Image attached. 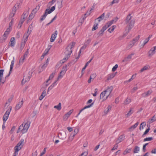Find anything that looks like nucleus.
<instances>
[{
	"mask_svg": "<svg viewBox=\"0 0 156 156\" xmlns=\"http://www.w3.org/2000/svg\"><path fill=\"white\" fill-rule=\"evenodd\" d=\"M30 122L29 121H27L25 123L24 122L19 127L17 133H18L20 131L22 133H26L30 126Z\"/></svg>",
	"mask_w": 156,
	"mask_h": 156,
	"instance_id": "nucleus-1",
	"label": "nucleus"
},
{
	"mask_svg": "<svg viewBox=\"0 0 156 156\" xmlns=\"http://www.w3.org/2000/svg\"><path fill=\"white\" fill-rule=\"evenodd\" d=\"M55 9V5L51 7L50 9H46L45 11V12L44 14L41 16L40 19V20L41 21H43L45 19L47 14H50Z\"/></svg>",
	"mask_w": 156,
	"mask_h": 156,
	"instance_id": "nucleus-2",
	"label": "nucleus"
},
{
	"mask_svg": "<svg viewBox=\"0 0 156 156\" xmlns=\"http://www.w3.org/2000/svg\"><path fill=\"white\" fill-rule=\"evenodd\" d=\"M11 30V28L9 27L5 32L4 34L0 37V42L2 43L4 42L6 39L9 34Z\"/></svg>",
	"mask_w": 156,
	"mask_h": 156,
	"instance_id": "nucleus-3",
	"label": "nucleus"
},
{
	"mask_svg": "<svg viewBox=\"0 0 156 156\" xmlns=\"http://www.w3.org/2000/svg\"><path fill=\"white\" fill-rule=\"evenodd\" d=\"M140 37V35H138L130 41L126 46V49L129 50L134 45L135 43L138 41Z\"/></svg>",
	"mask_w": 156,
	"mask_h": 156,
	"instance_id": "nucleus-4",
	"label": "nucleus"
},
{
	"mask_svg": "<svg viewBox=\"0 0 156 156\" xmlns=\"http://www.w3.org/2000/svg\"><path fill=\"white\" fill-rule=\"evenodd\" d=\"M24 140L21 139L20 141L18 143L17 145L15 147L14 149L15 152H17L18 153V151L20 150L23 147L24 144Z\"/></svg>",
	"mask_w": 156,
	"mask_h": 156,
	"instance_id": "nucleus-5",
	"label": "nucleus"
},
{
	"mask_svg": "<svg viewBox=\"0 0 156 156\" xmlns=\"http://www.w3.org/2000/svg\"><path fill=\"white\" fill-rule=\"evenodd\" d=\"M66 51L65 52V55L66 57L64 58L61 61H62V63H64L65 62L66 60L68 59L69 57L72 52V50L68 48L67 47L66 48Z\"/></svg>",
	"mask_w": 156,
	"mask_h": 156,
	"instance_id": "nucleus-6",
	"label": "nucleus"
},
{
	"mask_svg": "<svg viewBox=\"0 0 156 156\" xmlns=\"http://www.w3.org/2000/svg\"><path fill=\"white\" fill-rule=\"evenodd\" d=\"M112 90L113 87H107L106 90H105L106 92V96L105 98H104L103 100V101L106 100L108 97L110 96V97H111V96H110V94L112 91Z\"/></svg>",
	"mask_w": 156,
	"mask_h": 156,
	"instance_id": "nucleus-7",
	"label": "nucleus"
},
{
	"mask_svg": "<svg viewBox=\"0 0 156 156\" xmlns=\"http://www.w3.org/2000/svg\"><path fill=\"white\" fill-rule=\"evenodd\" d=\"M11 110L12 107H9V108L7 110L5 114H4L3 117V120L4 122H5L8 119L9 114L11 112Z\"/></svg>",
	"mask_w": 156,
	"mask_h": 156,
	"instance_id": "nucleus-8",
	"label": "nucleus"
},
{
	"mask_svg": "<svg viewBox=\"0 0 156 156\" xmlns=\"http://www.w3.org/2000/svg\"><path fill=\"white\" fill-rule=\"evenodd\" d=\"M67 69H66V66H64L62 69V70L60 72L59 75L58 76L57 79L56 81H57L59 79L62 78L63 76L64 75Z\"/></svg>",
	"mask_w": 156,
	"mask_h": 156,
	"instance_id": "nucleus-9",
	"label": "nucleus"
},
{
	"mask_svg": "<svg viewBox=\"0 0 156 156\" xmlns=\"http://www.w3.org/2000/svg\"><path fill=\"white\" fill-rule=\"evenodd\" d=\"M114 20H112L108 22L102 27L101 29L104 32L105 30L114 23Z\"/></svg>",
	"mask_w": 156,
	"mask_h": 156,
	"instance_id": "nucleus-10",
	"label": "nucleus"
},
{
	"mask_svg": "<svg viewBox=\"0 0 156 156\" xmlns=\"http://www.w3.org/2000/svg\"><path fill=\"white\" fill-rule=\"evenodd\" d=\"M156 52V46L152 48L148 52V55L149 56L153 55Z\"/></svg>",
	"mask_w": 156,
	"mask_h": 156,
	"instance_id": "nucleus-11",
	"label": "nucleus"
},
{
	"mask_svg": "<svg viewBox=\"0 0 156 156\" xmlns=\"http://www.w3.org/2000/svg\"><path fill=\"white\" fill-rule=\"evenodd\" d=\"M58 34V32L57 30H55L54 32L51 35V37L50 38V41L53 42L54 41L56 37Z\"/></svg>",
	"mask_w": 156,
	"mask_h": 156,
	"instance_id": "nucleus-12",
	"label": "nucleus"
},
{
	"mask_svg": "<svg viewBox=\"0 0 156 156\" xmlns=\"http://www.w3.org/2000/svg\"><path fill=\"white\" fill-rule=\"evenodd\" d=\"M28 15V11L24 12L21 16V19L20 21H23V22L25 19L27 17Z\"/></svg>",
	"mask_w": 156,
	"mask_h": 156,
	"instance_id": "nucleus-13",
	"label": "nucleus"
},
{
	"mask_svg": "<svg viewBox=\"0 0 156 156\" xmlns=\"http://www.w3.org/2000/svg\"><path fill=\"white\" fill-rule=\"evenodd\" d=\"M117 72L112 73L108 74L107 76V80H108L113 78L116 75Z\"/></svg>",
	"mask_w": 156,
	"mask_h": 156,
	"instance_id": "nucleus-14",
	"label": "nucleus"
},
{
	"mask_svg": "<svg viewBox=\"0 0 156 156\" xmlns=\"http://www.w3.org/2000/svg\"><path fill=\"white\" fill-rule=\"evenodd\" d=\"M73 109L70 110L69 112H67L63 116V119L65 120H67L69 117L70 115L73 112Z\"/></svg>",
	"mask_w": 156,
	"mask_h": 156,
	"instance_id": "nucleus-15",
	"label": "nucleus"
},
{
	"mask_svg": "<svg viewBox=\"0 0 156 156\" xmlns=\"http://www.w3.org/2000/svg\"><path fill=\"white\" fill-rule=\"evenodd\" d=\"M37 10L36 9H34L31 14L30 15L29 18V20H31L34 17L36 13L37 12Z\"/></svg>",
	"mask_w": 156,
	"mask_h": 156,
	"instance_id": "nucleus-16",
	"label": "nucleus"
},
{
	"mask_svg": "<svg viewBox=\"0 0 156 156\" xmlns=\"http://www.w3.org/2000/svg\"><path fill=\"white\" fill-rule=\"evenodd\" d=\"M16 42L15 39L14 37H12L10 40V42L9 44V46L10 47H14L15 44Z\"/></svg>",
	"mask_w": 156,
	"mask_h": 156,
	"instance_id": "nucleus-17",
	"label": "nucleus"
},
{
	"mask_svg": "<svg viewBox=\"0 0 156 156\" xmlns=\"http://www.w3.org/2000/svg\"><path fill=\"white\" fill-rule=\"evenodd\" d=\"M133 108H130L128 113L125 115V117L128 118L133 113Z\"/></svg>",
	"mask_w": 156,
	"mask_h": 156,
	"instance_id": "nucleus-18",
	"label": "nucleus"
},
{
	"mask_svg": "<svg viewBox=\"0 0 156 156\" xmlns=\"http://www.w3.org/2000/svg\"><path fill=\"white\" fill-rule=\"evenodd\" d=\"M23 104V100H22L21 101L19 102L16 105L15 109L18 110L22 107Z\"/></svg>",
	"mask_w": 156,
	"mask_h": 156,
	"instance_id": "nucleus-19",
	"label": "nucleus"
},
{
	"mask_svg": "<svg viewBox=\"0 0 156 156\" xmlns=\"http://www.w3.org/2000/svg\"><path fill=\"white\" fill-rule=\"evenodd\" d=\"M14 61H15V58L14 57H13V60L11 61V62L10 67V69L9 70V73L8 76H9V75H10V73L12 71V69H13V67L14 66V62H15Z\"/></svg>",
	"mask_w": 156,
	"mask_h": 156,
	"instance_id": "nucleus-20",
	"label": "nucleus"
},
{
	"mask_svg": "<svg viewBox=\"0 0 156 156\" xmlns=\"http://www.w3.org/2000/svg\"><path fill=\"white\" fill-rule=\"evenodd\" d=\"M124 138V136L123 135H122L119 136L116 141L117 144H118L122 141L123 140V138Z\"/></svg>",
	"mask_w": 156,
	"mask_h": 156,
	"instance_id": "nucleus-21",
	"label": "nucleus"
},
{
	"mask_svg": "<svg viewBox=\"0 0 156 156\" xmlns=\"http://www.w3.org/2000/svg\"><path fill=\"white\" fill-rule=\"evenodd\" d=\"M79 131V129L78 128H76L74 129V134H73L72 133H71L70 134V136L69 137V138L70 137H72V139H73V137H74L75 135Z\"/></svg>",
	"mask_w": 156,
	"mask_h": 156,
	"instance_id": "nucleus-22",
	"label": "nucleus"
},
{
	"mask_svg": "<svg viewBox=\"0 0 156 156\" xmlns=\"http://www.w3.org/2000/svg\"><path fill=\"white\" fill-rule=\"evenodd\" d=\"M152 91L151 90H149L147 92H145L142 94L143 97H146L152 93Z\"/></svg>",
	"mask_w": 156,
	"mask_h": 156,
	"instance_id": "nucleus-23",
	"label": "nucleus"
},
{
	"mask_svg": "<svg viewBox=\"0 0 156 156\" xmlns=\"http://www.w3.org/2000/svg\"><path fill=\"white\" fill-rule=\"evenodd\" d=\"M134 24V22L132 21H130V23L129 24L128 26L127 27V28L128 29V32H129L131 29L133 28V24Z\"/></svg>",
	"mask_w": 156,
	"mask_h": 156,
	"instance_id": "nucleus-24",
	"label": "nucleus"
},
{
	"mask_svg": "<svg viewBox=\"0 0 156 156\" xmlns=\"http://www.w3.org/2000/svg\"><path fill=\"white\" fill-rule=\"evenodd\" d=\"M156 120V115L153 116L151 119H150L148 121V123L149 124L153 122Z\"/></svg>",
	"mask_w": 156,
	"mask_h": 156,
	"instance_id": "nucleus-25",
	"label": "nucleus"
},
{
	"mask_svg": "<svg viewBox=\"0 0 156 156\" xmlns=\"http://www.w3.org/2000/svg\"><path fill=\"white\" fill-rule=\"evenodd\" d=\"M105 16V13H103L100 16L98 17L95 20H97L98 21V23H99L101 20H103Z\"/></svg>",
	"mask_w": 156,
	"mask_h": 156,
	"instance_id": "nucleus-26",
	"label": "nucleus"
},
{
	"mask_svg": "<svg viewBox=\"0 0 156 156\" xmlns=\"http://www.w3.org/2000/svg\"><path fill=\"white\" fill-rule=\"evenodd\" d=\"M87 44H85L81 48H80L79 52V55L77 57V59H78L79 58L80 56V54L81 53V51L84 50L87 46Z\"/></svg>",
	"mask_w": 156,
	"mask_h": 156,
	"instance_id": "nucleus-27",
	"label": "nucleus"
},
{
	"mask_svg": "<svg viewBox=\"0 0 156 156\" xmlns=\"http://www.w3.org/2000/svg\"><path fill=\"white\" fill-rule=\"evenodd\" d=\"M139 122H137L134 125L131 126L129 128V130L130 131L133 130L135 129L136 127L139 125Z\"/></svg>",
	"mask_w": 156,
	"mask_h": 156,
	"instance_id": "nucleus-28",
	"label": "nucleus"
},
{
	"mask_svg": "<svg viewBox=\"0 0 156 156\" xmlns=\"http://www.w3.org/2000/svg\"><path fill=\"white\" fill-rule=\"evenodd\" d=\"M58 135L60 136L61 137L60 138L62 139H64L66 137V133L64 132H63V133H59Z\"/></svg>",
	"mask_w": 156,
	"mask_h": 156,
	"instance_id": "nucleus-29",
	"label": "nucleus"
},
{
	"mask_svg": "<svg viewBox=\"0 0 156 156\" xmlns=\"http://www.w3.org/2000/svg\"><path fill=\"white\" fill-rule=\"evenodd\" d=\"M131 18L132 16H131V14L130 13H129L127 16L126 19L125 20V22L126 23H127L130 22Z\"/></svg>",
	"mask_w": 156,
	"mask_h": 156,
	"instance_id": "nucleus-30",
	"label": "nucleus"
},
{
	"mask_svg": "<svg viewBox=\"0 0 156 156\" xmlns=\"http://www.w3.org/2000/svg\"><path fill=\"white\" fill-rule=\"evenodd\" d=\"M76 44L75 42H72L70 43L67 47L68 48L72 50V49L73 48Z\"/></svg>",
	"mask_w": 156,
	"mask_h": 156,
	"instance_id": "nucleus-31",
	"label": "nucleus"
},
{
	"mask_svg": "<svg viewBox=\"0 0 156 156\" xmlns=\"http://www.w3.org/2000/svg\"><path fill=\"white\" fill-rule=\"evenodd\" d=\"M33 27L32 24H31L30 25H29L28 28V30L27 33L30 34L31 33L32 30L33 29Z\"/></svg>",
	"mask_w": 156,
	"mask_h": 156,
	"instance_id": "nucleus-32",
	"label": "nucleus"
},
{
	"mask_svg": "<svg viewBox=\"0 0 156 156\" xmlns=\"http://www.w3.org/2000/svg\"><path fill=\"white\" fill-rule=\"evenodd\" d=\"M30 35V34H27V33H25L24 36H23V38H24V41L23 42H25V43L27 41L28 37Z\"/></svg>",
	"mask_w": 156,
	"mask_h": 156,
	"instance_id": "nucleus-33",
	"label": "nucleus"
},
{
	"mask_svg": "<svg viewBox=\"0 0 156 156\" xmlns=\"http://www.w3.org/2000/svg\"><path fill=\"white\" fill-rule=\"evenodd\" d=\"M131 100L130 98H127L124 101V105H127L130 103Z\"/></svg>",
	"mask_w": 156,
	"mask_h": 156,
	"instance_id": "nucleus-34",
	"label": "nucleus"
},
{
	"mask_svg": "<svg viewBox=\"0 0 156 156\" xmlns=\"http://www.w3.org/2000/svg\"><path fill=\"white\" fill-rule=\"evenodd\" d=\"M46 95V91L44 90L42 92L41 95L39 99L40 100H41Z\"/></svg>",
	"mask_w": 156,
	"mask_h": 156,
	"instance_id": "nucleus-35",
	"label": "nucleus"
},
{
	"mask_svg": "<svg viewBox=\"0 0 156 156\" xmlns=\"http://www.w3.org/2000/svg\"><path fill=\"white\" fill-rule=\"evenodd\" d=\"M26 58L23 57H21L19 60V65H21L23 63Z\"/></svg>",
	"mask_w": 156,
	"mask_h": 156,
	"instance_id": "nucleus-36",
	"label": "nucleus"
},
{
	"mask_svg": "<svg viewBox=\"0 0 156 156\" xmlns=\"http://www.w3.org/2000/svg\"><path fill=\"white\" fill-rule=\"evenodd\" d=\"M93 103H91V104H90V105H89L87 106H85L79 112L81 113L83 110H84L85 109L91 107L92 105L93 104Z\"/></svg>",
	"mask_w": 156,
	"mask_h": 156,
	"instance_id": "nucleus-37",
	"label": "nucleus"
},
{
	"mask_svg": "<svg viewBox=\"0 0 156 156\" xmlns=\"http://www.w3.org/2000/svg\"><path fill=\"white\" fill-rule=\"evenodd\" d=\"M57 81H55L54 82L50 87H49L48 89V91L51 90L53 87L56 85V82Z\"/></svg>",
	"mask_w": 156,
	"mask_h": 156,
	"instance_id": "nucleus-38",
	"label": "nucleus"
},
{
	"mask_svg": "<svg viewBox=\"0 0 156 156\" xmlns=\"http://www.w3.org/2000/svg\"><path fill=\"white\" fill-rule=\"evenodd\" d=\"M61 103H59L58 105L55 106L54 108L57 109L58 111H60L61 109Z\"/></svg>",
	"mask_w": 156,
	"mask_h": 156,
	"instance_id": "nucleus-39",
	"label": "nucleus"
},
{
	"mask_svg": "<svg viewBox=\"0 0 156 156\" xmlns=\"http://www.w3.org/2000/svg\"><path fill=\"white\" fill-rule=\"evenodd\" d=\"M98 23H95L93 25V27L92 28V30L94 31L96 30L98 28Z\"/></svg>",
	"mask_w": 156,
	"mask_h": 156,
	"instance_id": "nucleus-40",
	"label": "nucleus"
},
{
	"mask_svg": "<svg viewBox=\"0 0 156 156\" xmlns=\"http://www.w3.org/2000/svg\"><path fill=\"white\" fill-rule=\"evenodd\" d=\"M116 27V26L115 25H113L112 26V28H110L108 29V31L109 33H111L114 31Z\"/></svg>",
	"mask_w": 156,
	"mask_h": 156,
	"instance_id": "nucleus-41",
	"label": "nucleus"
},
{
	"mask_svg": "<svg viewBox=\"0 0 156 156\" xmlns=\"http://www.w3.org/2000/svg\"><path fill=\"white\" fill-rule=\"evenodd\" d=\"M140 151V148L137 146H136L134 149L133 151V153H138Z\"/></svg>",
	"mask_w": 156,
	"mask_h": 156,
	"instance_id": "nucleus-42",
	"label": "nucleus"
},
{
	"mask_svg": "<svg viewBox=\"0 0 156 156\" xmlns=\"http://www.w3.org/2000/svg\"><path fill=\"white\" fill-rule=\"evenodd\" d=\"M106 95V92L105 91H104L103 92L101 93L100 95V99H103L104 97Z\"/></svg>",
	"mask_w": 156,
	"mask_h": 156,
	"instance_id": "nucleus-43",
	"label": "nucleus"
},
{
	"mask_svg": "<svg viewBox=\"0 0 156 156\" xmlns=\"http://www.w3.org/2000/svg\"><path fill=\"white\" fill-rule=\"evenodd\" d=\"M146 123L145 122H142L141 124H140V128L139 129L140 130L141 129V128L143 129L144 128V127L145 126H146Z\"/></svg>",
	"mask_w": 156,
	"mask_h": 156,
	"instance_id": "nucleus-44",
	"label": "nucleus"
},
{
	"mask_svg": "<svg viewBox=\"0 0 156 156\" xmlns=\"http://www.w3.org/2000/svg\"><path fill=\"white\" fill-rule=\"evenodd\" d=\"M16 6V5H15L14 7L12 10V13H11V15H12H12L11 16L12 17L13 16H14V14H15L16 12V9L15 7Z\"/></svg>",
	"mask_w": 156,
	"mask_h": 156,
	"instance_id": "nucleus-45",
	"label": "nucleus"
},
{
	"mask_svg": "<svg viewBox=\"0 0 156 156\" xmlns=\"http://www.w3.org/2000/svg\"><path fill=\"white\" fill-rule=\"evenodd\" d=\"M131 151V149H126L124 151L123 153V154L124 155L126 154L127 153H129Z\"/></svg>",
	"mask_w": 156,
	"mask_h": 156,
	"instance_id": "nucleus-46",
	"label": "nucleus"
},
{
	"mask_svg": "<svg viewBox=\"0 0 156 156\" xmlns=\"http://www.w3.org/2000/svg\"><path fill=\"white\" fill-rule=\"evenodd\" d=\"M148 66H144V67L141 69L140 70V72L141 73L143 72L144 71L147 70L148 69Z\"/></svg>",
	"mask_w": 156,
	"mask_h": 156,
	"instance_id": "nucleus-47",
	"label": "nucleus"
},
{
	"mask_svg": "<svg viewBox=\"0 0 156 156\" xmlns=\"http://www.w3.org/2000/svg\"><path fill=\"white\" fill-rule=\"evenodd\" d=\"M94 9V7H92L90 9L89 11H88L85 14V15H87V16H89L91 13V10Z\"/></svg>",
	"mask_w": 156,
	"mask_h": 156,
	"instance_id": "nucleus-48",
	"label": "nucleus"
},
{
	"mask_svg": "<svg viewBox=\"0 0 156 156\" xmlns=\"http://www.w3.org/2000/svg\"><path fill=\"white\" fill-rule=\"evenodd\" d=\"M153 140L152 137H147L144 139V142L146 141H151Z\"/></svg>",
	"mask_w": 156,
	"mask_h": 156,
	"instance_id": "nucleus-49",
	"label": "nucleus"
},
{
	"mask_svg": "<svg viewBox=\"0 0 156 156\" xmlns=\"http://www.w3.org/2000/svg\"><path fill=\"white\" fill-rule=\"evenodd\" d=\"M23 23V21H20L17 27L19 29L20 28Z\"/></svg>",
	"mask_w": 156,
	"mask_h": 156,
	"instance_id": "nucleus-50",
	"label": "nucleus"
},
{
	"mask_svg": "<svg viewBox=\"0 0 156 156\" xmlns=\"http://www.w3.org/2000/svg\"><path fill=\"white\" fill-rule=\"evenodd\" d=\"M25 44L26 43L25 42H21L20 47V49L21 50L23 49V48L25 46Z\"/></svg>",
	"mask_w": 156,
	"mask_h": 156,
	"instance_id": "nucleus-51",
	"label": "nucleus"
},
{
	"mask_svg": "<svg viewBox=\"0 0 156 156\" xmlns=\"http://www.w3.org/2000/svg\"><path fill=\"white\" fill-rule=\"evenodd\" d=\"M118 67V65L117 64L115 65V66H113V67L112 68V71L113 72H114V71H115L116 70Z\"/></svg>",
	"mask_w": 156,
	"mask_h": 156,
	"instance_id": "nucleus-52",
	"label": "nucleus"
},
{
	"mask_svg": "<svg viewBox=\"0 0 156 156\" xmlns=\"http://www.w3.org/2000/svg\"><path fill=\"white\" fill-rule=\"evenodd\" d=\"M55 72H53L50 76L49 79V80L52 79L54 77L55 75Z\"/></svg>",
	"mask_w": 156,
	"mask_h": 156,
	"instance_id": "nucleus-53",
	"label": "nucleus"
},
{
	"mask_svg": "<svg viewBox=\"0 0 156 156\" xmlns=\"http://www.w3.org/2000/svg\"><path fill=\"white\" fill-rule=\"evenodd\" d=\"M148 40L147 39H146L144 41L143 44L141 45V46H142V47H143L148 42Z\"/></svg>",
	"mask_w": 156,
	"mask_h": 156,
	"instance_id": "nucleus-54",
	"label": "nucleus"
},
{
	"mask_svg": "<svg viewBox=\"0 0 156 156\" xmlns=\"http://www.w3.org/2000/svg\"><path fill=\"white\" fill-rule=\"evenodd\" d=\"M88 154V152H84L82 153L79 156H87Z\"/></svg>",
	"mask_w": 156,
	"mask_h": 156,
	"instance_id": "nucleus-55",
	"label": "nucleus"
},
{
	"mask_svg": "<svg viewBox=\"0 0 156 156\" xmlns=\"http://www.w3.org/2000/svg\"><path fill=\"white\" fill-rule=\"evenodd\" d=\"M150 130V128H148V129H147L144 132V133L143 134V135H142V136L143 137L146 134H147L149 132V131Z\"/></svg>",
	"mask_w": 156,
	"mask_h": 156,
	"instance_id": "nucleus-56",
	"label": "nucleus"
},
{
	"mask_svg": "<svg viewBox=\"0 0 156 156\" xmlns=\"http://www.w3.org/2000/svg\"><path fill=\"white\" fill-rule=\"evenodd\" d=\"M104 32V31L101 29L98 33V35H99V36H102Z\"/></svg>",
	"mask_w": 156,
	"mask_h": 156,
	"instance_id": "nucleus-57",
	"label": "nucleus"
},
{
	"mask_svg": "<svg viewBox=\"0 0 156 156\" xmlns=\"http://www.w3.org/2000/svg\"><path fill=\"white\" fill-rule=\"evenodd\" d=\"M49 51V49H46L42 54L45 56L47 54Z\"/></svg>",
	"mask_w": 156,
	"mask_h": 156,
	"instance_id": "nucleus-58",
	"label": "nucleus"
},
{
	"mask_svg": "<svg viewBox=\"0 0 156 156\" xmlns=\"http://www.w3.org/2000/svg\"><path fill=\"white\" fill-rule=\"evenodd\" d=\"M98 91V90L97 88H96L94 90V93L93 94V95L94 96H96L98 94L97 92Z\"/></svg>",
	"mask_w": 156,
	"mask_h": 156,
	"instance_id": "nucleus-59",
	"label": "nucleus"
},
{
	"mask_svg": "<svg viewBox=\"0 0 156 156\" xmlns=\"http://www.w3.org/2000/svg\"><path fill=\"white\" fill-rule=\"evenodd\" d=\"M91 39L90 38L88 39L86 41H85V44L88 45V44L91 42Z\"/></svg>",
	"mask_w": 156,
	"mask_h": 156,
	"instance_id": "nucleus-60",
	"label": "nucleus"
},
{
	"mask_svg": "<svg viewBox=\"0 0 156 156\" xmlns=\"http://www.w3.org/2000/svg\"><path fill=\"white\" fill-rule=\"evenodd\" d=\"M134 53H132L131 54L129 55L126 57L128 59H130L131 58L132 56L134 55Z\"/></svg>",
	"mask_w": 156,
	"mask_h": 156,
	"instance_id": "nucleus-61",
	"label": "nucleus"
},
{
	"mask_svg": "<svg viewBox=\"0 0 156 156\" xmlns=\"http://www.w3.org/2000/svg\"><path fill=\"white\" fill-rule=\"evenodd\" d=\"M28 53H29L28 49H27V51L26 52H25V53L24 54V55H23V57H25V58H26L27 57V56L28 54Z\"/></svg>",
	"mask_w": 156,
	"mask_h": 156,
	"instance_id": "nucleus-62",
	"label": "nucleus"
},
{
	"mask_svg": "<svg viewBox=\"0 0 156 156\" xmlns=\"http://www.w3.org/2000/svg\"><path fill=\"white\" fill-rule=\"evenodd\" d=\"M118 144H117V143L114 146L113 148L112 149V150L113 151L116 149L118 147Z\"/></svg>",
	"mask_w": 156,
	"mask_h": 156,
	"instance_id": "nucleus-63",
	"label": "nucleus"
},
{
	"mask_svg": "<svg viewBox=\"0 0 156 156\" xmlns=\"http://www.w3.org/2000/svg\"><path fill=\"white\" fill-rule=\"evenodd\" d=\"M48 64L47 63H46L44 64L42 66V68L43 69H45L46 67L47 66Z\"/></svg>",
	"mask_w": 156,
	"mask_h": 156,
	"instance_id": "nucleus-64",
	"label": "nucleus"
}]
</instances>
